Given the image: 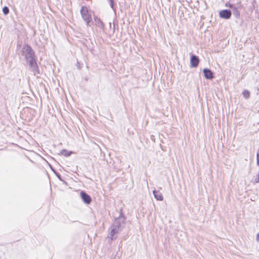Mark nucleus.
Listing matches in <instances>:
<instances>
[{"instance_id": "nucleus-1", "label": "nucleus", "mask_w": 259, "mask_h": 259, "mask_svg": "<svg viewBox=\"0 0 259 259\" xmlns=\"http://www.w3.org/2000/svg\"><path fill=\"white\" fill-rule=\"evenodd\" d=\"M22 55L25 57V59L29 64L30 67L34 72H38L37 65L34 59V53L31 48L28 45H25L23 46L22 51Z\"/></svg>"}, {"instance_id": "nucleus-2", "label": "nucleus", "mask_w": 259, "mask_h": 259, "mask_svg": "<svg viewBox=\"0 0 259 259\" xmlns=\"http://www.w3.org/2000/svg\"><path fill=\"white\" fill-rule=\"evenodd\" d=\"M121 220V219L120 218L117 219L115 221L113 226L112 227L111 231L108 236V237L111 240H113L115 238L114 235L118 233L121 230L119 226L120 225Z\"/></svg>"}, {"instance_id": "nucleus-3", "label": "nucleus", "mask_w": 259, "mask_h": 259, "mask_svg": "<svg viewBox=\"0 0 259 259\" xmlns=\"http://www.w3.org/2000/svg\"><path fill=\"white\" fill-rule=\"evenodd\" d=\"M80 13L83 19L86 22L87 25L91 22V14L89 12L88 9L86 7H82Z\"/></svg>"}, {"instance_id": "nucleus-4", "label": "nucleus", "mask_w": 259, "mask_h": 259, "mask_svg": "<svg viewBox=\"0 0 259 259\" xmlns=\"http://www.w3.org/2000/svg\"><path fill=\"white\" fill-rule=\"evenodd\" d=\"M220 17L222 18L228 19L231 16V12L230 10H223L219 12Z\"/></svg>"}, {"instance_id": "nucleus-5", "label": "nucleus", "mask_w": 259, "mask_h": 259, "mask_svg": "<svg viewBox=\"0 0 259 259\" xmlns=\"http://www.w3.org/2000/svg\"><path fill=\"white\" fill-rule=\"evenodd\" d=\"M80 196H81L82 200L85 203H86L87 204H90V203L91 202V198L86 193H85L83 191H81L80 192Z\"/></svg>"}, {"instance_id": "nucleus-6", "label": "nucleus", "mask_w": 259, "mask_h": 259, "mask_svg": "<svg viewBox=\"0 0 259 259\" xmlns=\"http://www.w3.org/2000/svg\"><path fill=\"white\" fill-rule=\"evenodd\" d=\"M199 63V59L196 56L193 55L191 57L190 64L192 67H196Z\"/></svg>"}, {"instance_id": "nucleus-7", "label": "nucleus", "mask_w": 259, "mask_h": 259, "mask_svg": "<svg viewBox=\"0 0 259 259\" xmlns=\"http://www.w3.org/2000/svg\"><path fill=\"white\" fill-rule=\"evenodd\" d=\"M94 21L95 23V25L100 28L101 29L104 30V24L103 23V22L101 20V19L97 17H94Z\"/></svg>"}, {"instance_id": "nucleus-8", "label": "nucleus", "mask_w": 259, "mask_h": 259, "mask_svg": "<svg viewBox=\"0 0 259 259\" xmlns=\"http://www.w3.org/2000/svg\"><path fill=\"white\" fill-rule=\"evenodd\" d=\"M203 72L206 78L211 79L213 78V73L210 70L208 69H204Z\"/></svg>"}, {"instance_id": "nucleus-9", "label": "nucleus", "mask_w": 259, "mask_h": 259, "mask_svg": "<svg viewBox=\"0 0 259 259\" xmlns=\"http://www.w3.org/2000/svg\"><path fill=\"white\" fill-rule=\"evenodd\" d=\"M154 197L159 201H162L163 200V196L161 193L159 191L154 190L153 192Z\"/></svg>"}, {"instance_id": "nucleus-10", "label": "nucleus", "mask_w": 259, "mask_h": 259, "mask_svg": "<svg viewBox=\"0 0 259 259\" xmlns=\"http://www.w3.org/2000/svg\"><path fill=\"white\" fill-rule=\"evenodd\" d=\"M72 151H68L65 149L62 150L61 151H60V154L66 157L70 156L72 154Z\"/></svg>"}, {"instance_id": "nucleus-11", "label": "nucleus", "mask_w": 259, "mask_h": 259, "mask_svg": "<svg viewBox=\"0 0 259 259\" xmlns=\"http://www.w3.org/2000/svg\"><path fill=\"white\" fill-rule=\"evenodd\" d=\"M242 95L243 97L246 99L250 97V92L247 90H244L242 93Z\"/></svg>"}, {"instance_id": "nucleus-12", "label": "nucleus", "mask_w": 259, "mask_h": 259, "mask_svg": "<svg viewBox=\"0 0 259 259\" xmlns=\"http://www.w3.org/2000/svg\"><path fill=\"white\" fill-rule=\"evenodd\" d=\"M3 12L4 14L7 15V14H8L9 13V10L8 7H5L3 9Z\"/></svg>"}, {"instance_id": "nucleus-13", "label": "nucleus", "mask_w": 259, "mask_h": 259, "mask_svg": "<svg viewBox=\"0 0 259 259\" xmlns=\"http://www.w3.org/2000/svg\"><path fill=\"white\" fill-rule=\"evenodd\" d=\"M256 158H257V164L258 166H259V151L257 153Z\"/></svg>"}, {"instance_id": "nucleus-14", "label": "nucleus", "mask_w": 259, "mask_h": 259, "mask_svg": "<svg viewBox=\"0 0 259 259\" xmlns=\"http://www.w3.org/2000/svg\"><path fill=\"white\" fill-rule=\"evenodd\" d=\"M255 182L256 183H259V172L256 176V178L255 179Z\"/></svg>"}, {"instance_id": "nucleus-15", "label": "nucleus", "mask_w": 259, "mask_h": 259, "mask_svg": "<svg viewBox=\"0 0 259 259\" xmlns=\"http://www.w3.org/2000/svg\"><path fill=\"white\" fill-rule=\"evenodd\" d=\"M256 240L257 241H259V233L257 234V236H256Z\"/></svg>"}, {"instance_id": "nucleus-16", "label": "nucleus", "mask_w": 259, "mask_h": 259, "mask_svg": "<svg viewBox=\"0 0 259 259\" xmlns=\"http://www.w3.org/2000/svg\"><path fill=\"white\" fill-rule=\"evenodd\" d=\"M109 1L111 2V5L112 6L113 0H109Z\"/></svg>"}, {"instance_id": "nucleus-17", "label": "nucleus", "mask_w": 259, "mask_h": 259, "mask_svg": "<svg viewBox=\"0 0 259 259\" xmlns=\"http://www.w3.org/2000/svg\"><path fill=\"white\" fill-rule=\"evenodd\" d=\"M228 6H229V7H230V8H232V6L231 5H229Z\"/></svg>"}]
</instances>
